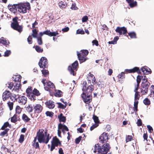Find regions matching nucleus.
Instances as JSON below:
<instances>
[{
	"label": "nucleus",
	"mask_w": 154,
	"mask_h": 154,
	"mask_svg": "<svg viewBox=\"0 0 154 154\" xmlns=\"http://www.w3.org/2000/svg\"><path fill=\"white\" fill-rule=\"evenodd\" d=\"M87 78L88 84H91V80L92 83L93 84L96 83V79L94 75L91 73V72H89L88 74Z\"/></svg>",
	"instance_id": "nucleus-13"
},
{
	"label": "nucleus",
	"mask_w": 154,
	"mask_h": 154,
	"mask_svg": "<svg viewBox=\"0 0 154 154\" xmlns=\"http://www.w3.org/2000/svg\"><path fill=\"white\" fill-rule=\"evenodd\" d=\"M22 77L20 75H18L17 76H16L15 78L14 79V81L15 82H18L17 84H18L19 83V84L20 83V81H21V79Z\"/></svg>",
	"instance_id": "nucleus-40"
},
{
	"label": "nucleus",
	"mask_w": 154,
	"mask_h": 154,
	"mask_svg": "<svg viewBox=\"0 0 154 154\" xmlns=\"http://www.w3.org/2000/svg\"><path fill=\"white\" fill-rule=\"evenodd\" d=\"M43 109L42 106L39 104H36L34 106L33 110L34 113L35 114H39L41 112Z\"/></svg>",
	"instance_id": "nucleus-12"
},
{
	"label": "nucleus",
	"mask_w": 154,
	"mask_h": 154,
	"mask_svg": "<svg viewBox=\"0 0 154 154\" xmlns=\"http://www.w3.org/2000/svg\"><path fill=\"white\" fill-rule=\"evenodd\" d=\"M8 85L7 86L8 88L11 89L14 86V84L12 82H8Z\"/></svg>",
	"instance_id": "nucleus-58"
},
{
	"label": "nucleus",
	"mask_w": 154,
	"mask_h": 154,
	"mask_svg": "<svg viewBox=\"0 0 154 154\" xmlns=\"http://www.w3.org/2000/svg\"><path fill=\"white\" fill-rule=\"evenodd\" d=\"M26 109L28 112H31L32 111L33 108L31 105H29L26 107Z\"/></svg>",
	"instance_id": "nucleus-47"
},
{
	"label": "nucleus",
	"mask_w": 154,
	"mask_h": 154,
	"mask_svg": "<svg viewBox=\"0 0 154 154\" xmlns=\"http://www.w3.org/2000/svg\"><path fill=\"white\" fill-rule=\"evenodd\" d=\"M7 43V41L5 40L4 37H2L0 39V43L3 44L4 45H8Z\"/></svg>",
	"instance_id": "nucleus-39"
},
{
	"label": "nucleus",
	"mask_w": 154,
	"mask_h": 154,
	"mask_svg": "<svg viewBox=\"0 0 154 154\" xmlns=\"http://www.w3.org/2000/svg\"><path fill=\"white\" fill-rule=\"evenodd\" d=\"M25 136L23 134H21L20 135L19 139L18 140V142L20 143H22L24 141V139Z\"/></svg>",
	"instance_id": "nucleus-41"
},
{
	"label": "nucleus",
	"mask_w": 154,
	"mask_h": 154,
	"mask_svg": "<svg viewBox=\"0 0 154 154\" xmlns=\"http://www.w3.org/2000/svg\"><path fill=\"white\" fill-rule=\"evenodd\" d=\"M47 59L44 57H42L40 59L38 63V65L40 68H47L48 66Z\"/></svg>",
	"instance_id": "nucleus-8"
},
{
	"label": "nucleus",
	"mask_w": 154,
	"mask_h": 154,
	"mask_svg": "<svg viewBox=\"0 0 154 154\" xmlns=\"http://www.w3.org/2000/svg\"><path fill=\"white\" fill-rule=\"evenodd\" d=\"M138 104V101L137 100H134V110L137 111V105Z\"/></svg>",
	"instance_id": "nucleus-54"
},
{
	"label": "nucleus",
	"mask_w": 154,
	"mask_h": 154,
	"mask_svg": "<svg viewBox=\"0 0 154 154\" xmlns=\"http://www.w3.org/2000/svg\"><path fill=\"white\" fill-rule=\"evenodd\" d=\"M38 34V31L36 29H34L32 30V36L34 38H36L37 37Z\"/></svg>",
	"instance_id": "nucleus-33"
},
{
	"label": "nucleus",
	"mask_w": 154,
	"mask_h": 154,
	"mask_svg": "<svg viewBox=\"0 0 154 154\" xmlns=\"http://www.w3.org/2000/svg\"><path fill=\"white\" fill-rule=\"evenodd\" d=\"M54 96L58 97H61L63 96V92L60 90H57L54 94Z\"/></svg>",
	"instance_id": "nucleus-35"
},
{
	"label": "nucleus",
	"mask_w": 154,
	"mask_h": 154,
	"mask_svg": "<svg viewBox=\"0 0 154 154\" xmlns=\"http://www.w3.org/2000/svg\"><path fill=\"white\" fill-rule=\"evenodd\" d=\"M93 119L96 123L98 124L99 123V120L97 116L94 115L93 117Z\"/></svg>",
	"instance_id": "nucleus-52"
},
{
	"label": "nucleus",
	"mask_w": 154,
	"mask_h": 154,
	"mask_svg": "<svg viewBox=\"0 0 154 154\" xmlns=\"http://www.w3.org/2000/svg\"><path fill=\"white\" fill-rule=\"evenodd\" d=\"M143 78V77L140 75H138L137 78V87L135 88V91L137 90L139 86V84L140 82L141 79Z\"/></svg>",
	"instance_id": "nucleus-26"
},
{
	"label": "nucleus",
	"mask_w": 154,
	"mask_h": 154,
	"mask_svg": "<svg viewBox=\"0 0 154 154\" xmlns=\"http://www.w3.org/2000/svg\"><path fill=\"white\" fill-rule=\"evenodd\" d=\"M1 150L2 151H4L6 153L7 152L10 153L11 154V150H9L7 148L5 145H2L1 147Z\"/></svg>",
	"instance_id": "nucleus-32"
},
{
	"label": "nucleus",
	"mask_w": 154,
	"mask_h": 154,
	"mask_svg": "<svg viewBox=\"0 0 154 154\" xmlns=\"http://www.w3.org/2000/svg\"><path fill=\"white\" fill-rule=\"evenodd\" d=\"M18 18L17 17H15L13 18V21L11 24V26L14 29L18 31L20 33L23 31V27L22 25H19L17 21Z\"/></svg>",
	"instance_id": "nucleus-4"
},
{
	"label": "nucleus",
	"mask_w": 154,
	"mask_h": 154,
	"mask_svg": "<svg viewBox=\"0 0 154 154\" xmlns=\"http://www.w3.org/2000/svg\"><path fill=\"white\" fill-rule=\"evenodd\" d=\"M58 4L61 9L65 8L67 6V4L65 1H61L59 2Z\"/></svg>",
	"instance_id": "nucleus-25"
},
{
	"label": "nucleus",
	"mask_w": 154,
	"mask_h": 154,
	"mask_svg": "<svg viewBox=\"0 0 154 154\" xmlns=\"http://www.w3.org/2000/svg\"><path fill=\"white\" fill-rule=\"evenodd\" d=\"M22 119L25 123H28L29 122L30 119L25 114L23 113L22 116Z\"/></svg>",
	"instance_id": "nucleus-24"
},
{
	"label": "nucleus",
	"mask_w": 154,
	"mask_h": 154,
	"mask_svg": "<svg viewBox=\"0 0 154 154\" xmlns=\"http://www.w3.org/2000/svg\"><path fill=\"white\" fill-rule=\"evenodd\" d=\"M58 129H62V132L63 133H65V131H68L69 130L68 127L65 125H63L60 123L58 125Z\"/></svg>",
	"instance_id": "nucleus-17"
},
{
	"label": "nucleus",
	"mask_w": 154,
	"mask_h": 154,
	"mask_svg": "<svg viewBox=\"0 0 154 154\" xmlns=\"http://www.w3.org/2000/svg\"><path fill=\"white\" fill-rule=\"evenodd\" d=\"M47 85L51 89H53L55 88L54 84L50 81L47 82Z\"/></svg>",
	"instance_id": "nucleus-30"
},
{
	"label": "nucleus",
	"mask_w": 154,
	"mask_h": 154,
	"mask_svg": "<svg viewBox=\"0 0 154 154\" xmlns=\"http://www.w3.org/2000/svg\"><path fill=\"white\" fill-rule=\"evenodd\" d=\"M44 34H45L47 35V30L45 31H44L43 32H40L39 33V35H40L39 37H42V36Z\"/></svg>",
	"instance_id": "nucleus-63"
},
{
	"label": "nucleus",
	"mask_w": 154,
	"mask_h": 154,
	"mask_svg": "<svg viewBox=\"0 0 154 154\" xmlns=\"http://www.w3.org/2000/svg\"><path fill=\"white\" fill-rule=\"evenodd\" d=\"M149 85L150 83L149 82H147L146 84H141L142 87L144 89H148Z\"/></svg>",
	"instance_id": "nucleus-43"
},
{
	"label": "nucleus",
	"mask_w": 154,
	"mask_h": 154,
	"mask_svg": "<svg viewBox=\"0 0 154 154\" xmlns=\"http://www.w3.org/2000/svg\"><path fill=\"white\" fill-rule=\"evenodd\" d=\"M11 54V51L10 50H7L5 52L4 56L5 57L8 56Z\"/></svg>",
	"instance_id": "nucleus-60"
},
{
	"label": "nucleus",
	"mask_w": 154,
	"mask_h": 154,
	"mask_svg": "<svg viewBox=\"0 0 154 154\" xmlns=\"http://www.w3.org/2000/svg\"><path fill=\"white\" fill-rule=\"evenodd\" d=\"M109 149L108 143L104 144L102 146L96 145L94 147L93 154H107Z\"/></svg>",
	"instance_id": "nucleus-2"
},
{
	"label": "nucleus",
	"mask_w": 154,
	"mask_h": 154,
	"mask_svg": "<svg viewBox=\"0 0 154 154\" xmlns=\"http://www.w3.org/2000/svg\"><path fill=\"white\" fill-rule=\"evenodd\" d=\"M82 54L78 53V58L79 61L80 63L84 62L88 59L85 57L87 56L88 53V51L87 50H81Z\"/></svg>",
	"instance_id": "nucleus-6"
},
{
	"label": "nucleus",
	"mask_w": 154,
	"mask_h": 154,
	"mask_svg": "<svg viewBox=\"0 0 154 154\" xmlns=\"http://www.w3.org/2000/svg\"><path fill=\"white\" fill-rule=\"evenodd\" d=\"M47 35L50 37L55 36L59 34V33L57 31L51 32L50 30L48 29L47 30Z\"/></svg>",
	"instance_id": "nucleus-23"
},
{
	"label": "nucleus",
	"mask_w": 154,
	"mask_h": 154,
	"mask_svg": "<svg viewBox=\"0 0 154 154\" xmlns=\"http://www.w3.org/2000/svg\"><path fill=\"white\" fill-rule=\"evenodd\" d=\"M8 127L9 128H11V125L9 124L8 122H6L3 125L1 128V129L2 130H5L6 129L5 128Z\"/></svg>",
	"instance_id": "nucleus-31"
},
{
	"label": "nucleus",
	"mask_w": 154,
	"mask_h": 154,
	"mask_svg": "<svg viewBox=\"0 0 154 154\" xmlns=\"http://www.w3.org/2000/svg\"><path fill=\"white\" fill-rule=\"evenodd\" d=\"M98 126V124L97 123H96L94 125H93L90 128V130L91 131L93 130L94 128H96Z\"/></svg>",
	"instance_id": "nucleus-59"
},
{
	"label": "nucleus",
	"mask_w": 154,
	"mask_h": 154,
	"mask_svg": "<svg viewBox=\"0 0 154 154\" xmlns=\"http://www.w3.org/2000/svg\"><path fill=\"white\" fill-rule=\"evenodd\" d=\"M17 98H15V100L21 105H25L27 102V98L24 96L18 95Z\"/></svg>",
	"instance_id": "nucleus-9"
},
{
	"label": "nucleus",
	"mask_w": 154,
	"mask_h": 154,
	"mask_svg": "<svg viewBox=\"0 0 154 154\" xmlns=\"http://www.w3.org/2000/svg\"><path fill=\"white\" fill-rule=\"evenodd\" d=\"M17 6H16V4H14L12 5H9L8 6V7L9 10L14 13H15L17 11Z\"/></svg>",
	"instance_id": "nucleus-22"
},
{
	"label": "nucleus",
	"mask_w": 154,
	"mask_h": 154,
	"mask_svg": "<svg viewBox=\"0 0 154 154\" xmlns=\"http://www.w3.org/2000/svg\"><path fill=\"white\" fill-rule=\"evenodd\" d=\"M37 39V42L38 44L39 45H41L43 44V42L42 37H38L36 38Z\"/></svg>",
	"instance_id": "nucleus-42"
},
{
	"label": "nucleus",
	"mask_w": 154,
	"mask_h": 154,
	"mask_svg": "<svg viewBox=\"0 0 154 154\" xmlns=\"http://www.w3.org/2000/svg\"><path fill=\"white\" fill-rule=\"evenodd\" d=\"M119 39V38L118 36H117L114 38V39L112 41L109 42L108 43L109 44H116L117 43V41H118Z\"/></svg>",
	"instance_id": "nucleus-38"
},
{
	"label": "nucleus",
	"mask_w": 154,
	"mask_h": 154,
	"mask_svg": "<svg viewBox=\"0 0 154 154\" xmlns=\"http://www.w3.org/2000/svg\"><path fill=\"white\" fill-rule=\"evenodd\" d=\"M40 95L39 91L36 89L34 88L33 90L32 95L33 97H30V99L31 100L34 101L36 99V96H38Z\"/></svg>",
	"instance_id": "nucleus-15"
},
{
	"label": "nucleus",
	"mask_w": 154,
	"mask_h": 154,
	"mask_svg": "<svg viewBox=\"0 0 154 154\" xmlns=\"http://www.w3.org/2000/svg\"><path fill=\"white\" fill-rule=\"evenodd\" d=\"M129 5L131 8H133L137 5V2L136 1L133 0L131 3L129 4Z\"/></svg>",
	"instance_id": "nucleus-51"
},
{
	"label": "nucleus",
	"mask_w": 154,
	"mask_h": 154,
	"mask_svg": "<svg viewBox=\"0 0 154 154\" xmlns=\"http://www.w3.org/2000/svg\"><path fill=\"white\" fill-rule=\"evenodd\" d=\"M58 141V139L56 137H55L53 138L52 141L51 142V144L56 146H57Z\"/></svg>",
	"instance_id": "nucleus-29"
},
{
	"label": "nucleus",
	"mask_w": 154,
	"mask_h": 154,
	"mask_svg": "<svg viewBox=\"0 0 154 154\" xmlns=\"http://www.w3.org/2000/svg\"><path fill=\"white\" fill-rule=\"evenodd\" d=\"M147 82H149L147 80L146 78V76H144V77L143 78V79L142 80V82L141 84H146Z\"/></svg>",
	"instance_id": "nucleus-62"
},
{
	"label": "nucleus",
	"mask_w": 154,
	"mask_h": 154,
	"mask_svg": "<svg viewBox=\"0 0 154 154\" xmlns=\"http://www.w3.org/2000/svg\"><path fill=\"white\" fill-rule=\"evenodd\" d=\"M45 104L46 106L49 109H53L55 106L54 102L51 100L47 101Z\"/></svg>",
	"instance_id": "nucleus-20"
},
{
	"label": "nucleus",
	"mask_w": 154,
	"mask_h": 154,
	"mask_svg": "<svg viewBox=\"0 0 154 154\" xmlns=\"http://www.w3.org/2000/svg\"><path fill=\"white\" fill-rule=\"evenodd\" d=\"M4 130V131H2L0 134V135L2 137H4L5 135H6V136H8V132L9 130V129L7 128Z\"/></svg>",
	"instance_id": "nucleus-34"
},
{
	"label": "nucleus",
	"mask_w": 154,
	"mask_h": 154,
	"mask_svg": "<svg viewBox=\"0 0 154 154\" xmlns=\"http://www.w3.org/2000/svg\"><path fill=\"white\" fill-rule=\"evenodd\" d=\"M88 17L87 16H84L82 18V22H85L88 20Z\"/></svg>",
	"instance_id": "nucleus-57"
},
{
	"label": "nucleus",
	"mask_w": 154,
	"mask_h": 154,
	"mask_svg": "<svg viewBox=\"0 0 154 154\" xmlns=\"http://www.w3.org/2000/svg\"><path fill=\"white\" fill-rule=\"evenodd\" d=\"M22 111V110L19 106H17L16 108V113H17L18 114H19Z\"/></svg>",
	"instance_id": "nucleus-48"
},
{
	"label": "nucleus",
	"mask_w": 154,
	"mask_h": 154,
	"mask_svg": "<svg viewBox=\"0 0 154 154\" xmlns=\"http://www.w3.org/2000/svg\"><path fill=\"white\" fill-rule=\"evenodd\" d=\"M128 35L131 38H136V34L134 32H131L128 33Z\"/></svg>",
	"instance_id": "nucleus-36"
},
{
	"label": "nucleus",
	"mask_w": 154,
	"mask_h": 154,
	"mask_svg": "<svg viewBox=\"0 0 154 154\" xmlns=\"http://www.w3.org/2000/svg\"><path fill=\"white\" fill-rule=\"evenodd\" d=\"M81 96L84 102L86 104H89L91 101L92 96L90 95H87L84 93H82Z\"/></svg>",
	"instance_id": "nucleus-10"
},
{
	"label": "nucleus",
	"mask_w": 154,
	"mask_h": 154,
	"mask_svg": "<svg viewBox=\"0 0 154 154\" xmlns=\"http://www.w3.org/2000/svg\"><path fill=\"white\" fill-rule=\"evenodd\" d=\"M7 104H8V106L9 107L10 110H12L13 109V105H14L13 102L9 101L8 102Z\"/></svg>",
	"instance_id": "nucleus-46"
},
{
	"label": "nucleus",
	"mask_w": 154,
	"mask_h": 154,
	"mask_svg": "<svg viewBox=\"0 0 154 154\" xmlns=\"http://www.w3.org/2000/svg\"><path fill=\"white\" fill-rule=\"evenodd\" d=\"M45 114L47 116H49L51 118H52L54 116V113L52 112L47 111L46 112Z\"/></svg>",
	"instance_id": "nucleus-49"
},
{
	"label": "nucleus",
	"mask_w": 154,
	"mask_h": 154,
	"mask_svg": "<svg viewBox=\"0 0 154 154\" xmlns=\"http://www.w3.org/2000/svg\"><path fill=\"white\" fill-rule=\"evenodd\" d=\"M142 72L144 74H148L151 73V69L146 66H144L141 68Z\"/></svg>",
	"instance_id": "nucleus-18"
},
{
	"label": "nucleus",
	"mask_w": 154,
	"mask_h": 154,
	"mask_svg": "<svg viewBox=\"0 0 154 154\" xmlns=\"http://www.w3.org/2000/svg\"><path fill=\"white\" fill-rule=\"evenodd\" d=\"M147 128H148L149 132L151 133L153 131V130L152 127L150 125H147Z\"/></svg>",
	"instance_id": "nucleus-64"
},
{
	"label": "nucleus",
	"mask_w": 154,
	"mask_h": 154,
	"mask_svg": "<svg viewBox=\"0 0 154 154\" xmlns=\"http://www.w3.org/2000/svg\"><path fill=\"white\" fill-rule=\"evenodd\" d=\"M11 95L10 91H6L3 92L2 94V98L4 101H5L10 97Z\"/></svg>",
	"instance_id": "nucleus-16"
},
{
	"label": "nucleus",
	"mask_w": 154,
	"mask_h": 154,
	"mask_svg": "<svg viewBox=\"0 0 154 154\" xmlns=\"http://www.w3.org/2000/svg\"><path fill=\"white\" fill-rule=\"evenodd\" d=\"M51 137V136L48 133L47 129H40L37 132L36 136L33 141L34 143L32 146L35 149H39L38 142L46 144L48 143Z\"/></svg>",
	"instance_id": "nucleus-1"
},
{
	"label": "nucleus",
	"mask_w": 154,
	"mask_h": 154,
	"mask_svg": "<svg viewBox=\"0 0 154 154\" xmlns=\"http://www.w3.org/2000/svg\"><path fill=\"white\" fill-rule=\"evenodd\" d=\"M115 31L116 32L119 33L120 35L122 34L125 35L126 34L127 32V30L126 28L124 27H117L116 29H115Z\"/></svg>",
	"instance_id": "nucleus-11"
},
{
	"label": "nucleus",
	"mask_w": 154,
	"mask_h": 154,
	"mask_svg": "<svg viewBox=\"0 0 154 154\" xmlns=\"http://www.w3.org/2000/svg\"><path fill=\"white\" fill-rule=\"evenodd\" d=\"M20 118L18 119L17 115L15 114L13 117L11 118V121L12 122L16 123L18 121H20Z\"/></svg>",
	"instance_id": "nucleus-28"
},
{
	"label": "nucleus",
	"mask_w": 154,
	"mask_h": 154,
	"mask_svg": "<svg viewBox=\"0 0 154 154\" xmlns=\"http://www.w3.org/2000/svg\"><path fill=\"white\" fill-rule=\"evenodd\" d=\"M143 102L146 105H148L150 104V101L149 100V99L147 98H145L143 100Z\"/></svg>",
	"instance_id": "nucleus-50"
},
{
	"label": "nucleus",
	"mask_w": 154,
	"mask_h": 154,
	"mask_svg": "<svg viewBox=\"0 0 154 154\" xmlns=\"http://www.w3.org/2000/svg\"><path fill=\"white\" fill-rule=\"evenodd\" d=\"M77 68V60H76L72 64V66H69L68 67V69L71 74L75 75L76 74V72L75 71H76Z\"/></svg>",
	"instance_id": "nucleus-7"
},
{
	"label": "nucleus",
	"mask_w": 154,
	"mask_h": 154,
	"mask_svg": "<svg viewBox=\"0 0 154 154\" xmlns=\"http://www.w3.org/2000/svg\"><path fill=\"white\" fill-rule=\"evenodd\" d=\"M20 84H17V83H16V85L14 86V87L13 89V90H14L15 91L18 90L19 89V88L20 87Z\"/></svg>",
	"instance_id": "nucleus-61"
},
{
	"label": "nucleus",
	"mask_w": 154,
	"mask_h": 154,
	"mask_svg": "<svg viewBox=\"0 0 154 154\" xmlns=\"http://www.w3.org/2000/svg\"><path fill=\"white\" fill-rule=\"evenodd\" d=\"M124 73L123 72H121L117 76L119 79H123L124 78Z\"/></svg>",
	"instance_id": "nucleus-56"
},
{
	"label": "nucleus",
	"mask_w": 154,
	"mask_h": 154,
	"mask_svg": "<svg viewBox=\"0 0 154 154\" xmlns=\"http://www.w3.org/2000/svg\"><path fill=\"white\" fill-rule=\"evenodd\" d=\"M99 140L100 142L103 143L107 141L108 140L107 134L103 133L100 136Z\"/></svg>",
	"instance_id": "nucleus-14"
},
{
	"label": "nucleus",
	"mask_w": 154,
	"mask_h": 154,
	"mask_svg": "<svg viewBox=\"0 0 154 154\" xmlns=\"http://www.w3.org/2000/svg\"><path fill=\"white\" fill-rule=\"evenodd\" d=\"M16 5L17 6L18 11L20 13H25L27 12V10H29L30 9V5L29 3H20L16 4Z\"/></svg>",
	"instance_id": "nucleus-3"
},
{
	"label": "nucleus",
	"mask_w": 154,
	"mask_h": 154,
	"mask_svg": "<svg viewBox=\"0 0 154 154\" xmlns=\"http://www.w3.org/2000/svg\"><path fill=\"white\" fill-rule=\"evenodd\" d=\"M125 71L127 73H133L137 72H140L139 68L137 67H135L131 69H125Z\"/></svg>",
	"instance_id": "nucleus-21"
},
{
	"label": "nucleus",
	"mask_w": 154,
	"mask_h": 154,
	"mask_svg": "<svg viewBox=\"0 0 154 154\" xmlns=\"http://www.w3.org/2000/svg\"><path fill=\"white\" fill-rule=\"evenodd\" d=\"M42 72L45 77H47V75L49 74V72L47 70L43 69L42 70Z\"/></svg>",
	"instance_id": "nucleus-44"
},
{
	"label": "nucleus",
	"mask_w": 154,
	"mask_h": 154,
	"mask_svg": "<svg viewBox=\"0 0 154 154\" xmlns=\"http://www.w3.org/2000/svg\"><path fill=\"white\" fill-rule=\"evenodd\" d=\"M57 104H58V108L62 109H65L66 106L65 105H64L63 104L60 103H58Z\"/></svg>",
	"instance_id": "nucleus-53"
},
{
	"label": "nucleus",
	"mask_w": 154,
	"mask_h": 154,
	"mask_svg": "<svg viewBox=\"0 0 154 154\" xmlns=\"http://www.w3.org/2000/svg\"><path fill=\"white\" fill-rule=\"evenodd\" d=\"M137 90L134 91L135 92V93L134 95V100H137L139 99L140 97V95L139 94V92L137 91Z\"/></svg>",
	"instance_id": "nucleus-45"
},
{
	"label": "nucleus",
	"mask_w": 154,
	"mask_h": 154,
	"mask_svg": "<svg viewBox=\"0 0 154 154\" xmlns=\"http://www.w3.org/2000/svg\"><path fill=\"white\" fill-rule=\"evenodd\" d=\"M32 88L31 86H29L26 90V92L27 94V96L29 99L30 97H33L32 95Z\"/></svg>",
	"instance_id": "nucleus-19"
},
{
	"label": "nucleus",
	"mask_w": 154,
	"mask_h": 154,
	"mask_svg": "<svg viewBox=\"0 0 154 154\" xmlns=\"http://www.w3.org/2000/svg\"><path fill=\"white\" fill-rule=\"evenodd\" d=\"M33 48H35L36 51L38 52L42 53L43 51V48H42L40 47L38 45L34 46Z\"/></svg>",
	"instance_id": "nucleus-37"
},
{
	"label": "nucleus",
	"mask_w": 154,
	"mask_h": 154,
	"mask_svg": "<svg viewBox=\"0 0 154 154\" xmlns=\"http://www.w3.org/2000/svg\"><path fill=\"white\" fill-rule=\"evenodd\" d=\"M94 90V87L92 85H89L87 84L86 82H83V88L82 90L83 93L87 95H90Z\"/></svg>",
	"instance_id": "nucleus-5"
},
{
	"label": "nucleus",
	"mask_w": 154,
	"mask_h": 154,
	"mask_svg": "<svg viewBox=\"0 0 154 154\" xmlns=\"http://www.w3.org/2000/svg\"><path fill=\"white\" fill-rule=\"evenodd\" d=\"M32 38L31 35H29L27 38V41L29 44H31L32 43Z\"/></svg>",
	"instance_id": "nucleus-55"
},
{
	"label": "nucleus",
	"mask_w": 154,
	"mask_h": 154,
	"mask_svg": "<svg viewBox=\"0 0 154 154\" xmlns=\"http://www.w3.org/2000/svg\"><path fill=\"white\" fill-rule=\"evenodd\" d=\"M58 117L59 119L60 122H65L66 120V117L63 116V114L62 113H60V115L58 116Z\"/></svg>",
	"instance_id": "nucleus-27"
}]
</instances>
